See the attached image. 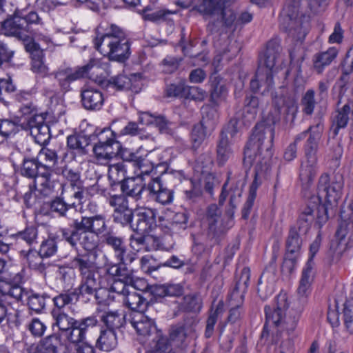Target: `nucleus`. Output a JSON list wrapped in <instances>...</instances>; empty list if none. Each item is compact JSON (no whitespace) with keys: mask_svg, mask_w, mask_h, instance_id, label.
Listing matches in <instances>:
<instances>
[{"mask_svg":"<svg viewBox=\"0 0 353 353\" xmlns=\"http://www.w3.org/2000/svg\"><path fill=\"white\" fill-rule=\"evenodd\" d=\"M323 127L320 123L310 125L305 130L299 133L284 152V159L290 161L296 158L297 143L304 141L303 150L305 161L301 164L299 178L304 190H308L313 183L317 172V152L321 139Z\"/></svg>","mask_w":353,"mask_h":353,"instance_id":"f257e3e1","label":"nucleus"},{"mask_svg":"<svg viewBox=\"0 0 353 353\" xmlns=\"http://www.w3.org/2000/svg\"><path fill=\"white\" fill-rule=\"evenodd\" d=\"M279 121L277 114L270 112L255 125L245 148V162L260 169L267 168L273 155L275 125Z\"/></svg>","mask_w":353,"mask_h":353,"instance_id":"f03ea898","label":"nucleus"},{"mask_svg":"<svg viewBox=\"0 0 353 353\" xmlns=\"http://www.w3.org/2000/svg\"><path fill=\"white\" fill-rule=\"evenodd\" d=\"M42 19L38 13L34 10L26 9H17L13 15L3 22L2 28L9 35L14 36L23 41L25 49L32 57L37 51H43L39 45L32 41L34 36L38 40L42 39L48 43L49 37L42 34H37L31 29L32 25L42 24Z\"/></svg>","mask_w":353,"mask_h":353,"instance_id":"7ed1b4c3","label":"nucleus"},{"mask_svg":"<svg viewBox=\"0 0 353 353\" xmlns=\"http://www.w3.org/2000/svg\"><path fill=\"white\" fill-rule=\"evenodd\" d=\"M94 46L109 60L119 63L125 62L131 54L130 40L127 33L115 24H110L104 33L98 34L94 39Z\"/></svg>","mask_w":353,"mask_h":353,"instance_id":"20e7f679","label":"nucleus"},{"mask_svg":"<svg viewBox=\"0 0 353 353\" xmlns=\"http://www.w3.org/2000/svg\"><path fill=\"white\" fill-rule=\"evenodd\" d=\"M52 327H57L61 335L70 343L79 345L97 329L99 321L95 315L76 319L63 311L51 310Z\"/></svg>","mask_w":353,"mask_h":353,"instance_id":"39448f33","label":"nucleus"},{"mask_svg":"<svg viewBox=\"0 0 353 353\" xmlns=\"http://www.w3.org/2000/svg\"><path fill=\"white\" fill-rule=\"evenodd\" d=\"M343 181L341 175H335L332 178L324 173L321 175L318 186L317 196H312L307 205H315L316 212V223L321 228L328 220V205L336 204L341 197Z\"/></svg>","mask_w":353,"mask_h":353,"instance_id":"423d86ee","label":"nucleus"},{"mask_svg":"<svg viewBox=\"0 0 353 353\" xmlns=\"http://www.w3.org/2000/svg\"><path fill=\"white\" fill-rule=\"evenodd\" d=\"M120 186L123 194L136 201L141 199L144 190L148 191L152 201L161 205L170 204L174 199V192L164 185L159 176L153 178L147 185L141 175L128 177Z\"/></svg>","mask_w":353,"mask_h":353,"instance_id":"0eeeda50","label":"nucleus"},{"mask_svg":"<svg viewBox=\"0 0 353 353\" xmlns=\"http://www.w3.org/2000/svg\"><path fill=\"white\" fill-rule=\"evenodd\" d=\"M231 0H194L193 9L198 12L205 19L217 17L214 22L209 23L208 28L214 30L217 23H222L225 27L236 26V17L234 12L227 9V3Z\"/></svg>","mask_w":353,"mask_h":353,"instance_id":"6e6552de","label":"nucleus"},{"mask_svg":"<svg viewBox=\"0 0 353 353\" xmlns=\"http://www.w3.org/2000/svg\"><path fill=\"white\" fill-rule=\"evenodd\" d=\"M316 205H306L301 211L297 220V227L290 228L285 241V252L300 256L302 245V236H305L310 230L314 221Z\"/></svg>","mask_w":353,"mask_h":353,"instance_id":"1a4fd4ad","label":"nucleus"},{"mask_svg":"<svg viewBox=\"0 0 353 353\" xmlns=\"http://www.w3.org/2000/svg\"><path fill=\"white\" fill-rule=\"evenodd\" d=\"M280 28L295 41L304 39L308 28L309 17L299 14V8L294 5H286L279 18Z\"/></svg>","mask_w":353,"mask_h":353,"instance_id":"9d476101","label":"nucleus"},{"mask_svg":"<svg viewBox=\"0 0 353 353\" xmlns=\"http://www.w3.org/2000/svg\"><path fill=\"white\" fill-rule=\"evenodd\" d=\"M62 239L72 248H81L85 252L97 253L99 247V236L81 228L72 221L70 228H60Z\"/></svg>","mask_w":353,"mask_h":353,"instance_id":"9b49d317","label":"nucleus"},{"mask_svg":"<svg viewBox=\"0 0 353 353\" xmlns=\"http://www.w3.org/2000/svg\"><path fill=\"white\" fill-rule=\"evenodd\" d=\"M97 143L93 146V152L98 161H108L118 154L121 143L117 140L116 133L110 128L94 130Z\"/></svg>","mask_w":353,"mask_h":353,"instance_id":"f8f14e48","label":"nucleus"},{"mask_svg":"<svg viewBox=\"0 0 353 353\" xmlns=\"http://www.w3.org/2000/svg\"><path fill=\"white\" fill-rule=\"evenodd\" d=\"M97 253H78L71 261L73 268L78 270L81 276L79 285L83 286L96 279L98 266L96 262Z\"/></svg>","mask_w":353,"mask_h":353,"instance_id":"ddd939ff","label":"nucleus"},{"mask_svg":"<svg viewBox=\"0 0 353 353\" xmlns=\"http://www.w3.org/2000/svg\"><path fill=\"white\" fill-rule=\"evenodd\" d=\"M288 307V298L285 294H279L276 298L275 303L272 306H265V323L262 331V336L268 335L269 330L268 327L269 325L279 327L282 325L283 320L285 317V312Z\"/></svg>","mask_w":353,"mask_h":353,"instance_id":"4468645a","label":"nucleus"},{"mask_svg":"<svg viewBox=\"0 0 353 353\" xmlns=\"http://www.w3.org/2000/svg\"><path fill=\"white\" fill-rule=\"evenodd\" d=\"M97 65L98 61L92 59L88 63L81 67L60 68L54 73V78L62 90L68 91L70 89L71 83L83 77Z\"/></svg>","mask_w":353,"mask_h":353,"instance_id":"2eb2a0df","label":"nucleus"},{"mask_svg":"<svg viewBox=\"0 0 353 353\" xmlns=\"http://www.w3.org/2000/svg\"><path fill=\"white\" fill-rule=\"evenodd\" d=\"M130 322L139 336L151 341L159 335H164L162 330L157 328L154 319L145 315L144 312L133 314Z\"/></svg>","mask_w":353,"mask_h":353,"instance_id":"dca6fc26","label":"nucleus"},{"mask_svg":"<svg viewBox=\"0 0 353 353\" xmlns=\"http://www.w3.org/2000/svg\"><path fill=\"white\" fill-rule=\"evenodd\" d=\"M61 174L70 184L72 193L71 199L77 200L79 205L83 204L86 192L79 170L77 168H72L68 165H65L61 169Z\"/></svg>","mask_w":353,"mask_h":353,"instance_id":"f3484780","label":"nucleus"},{"mask_svg":"<svg viewBox=\"0 0 353 353\" xmlns=\"http://www.w3.org/2000/svg\"><path fill=\"white\" fill-rule=\"evenodd\" d=\"M62 195L63 192L60 196H55L49 202V209L57 217L68 221L70 228L73 220L78 219L79 216L77 210V205L74 201L66 202Z\"/></svg>","mask_w":353,"mask_h":353,"instance_id":"a211bd4d","label":"nucleus"},{"mask_svg":"<svg viewBox=\"0 0 353 353\" xmlns=\"http://www.w3.org/2000/svg\"><path fill=\"white\" fill-rule=\"evenodd\" d=\"M98 278L82 286V302L88 303L94 298L98 304L109 305L114 300L110 288L99 287Z\"/></svg>","mask_w":353,"mask_h":353,"instance_id":"6ab92c4d","label":"nucleus"},{"mask_svg":"<svg viewBox=\"0 0 353 353\" xmlns=\"http://www.w3.org/2000/svg\"><path fill=\"white\" fill-rule=\"evenodd\" d=\"M167 340L175 353H186L192 341L188 329L183 324L172 325Z\"/></svg>","mask_w":353,"mask_h":353,"instance_id":"aec40b11","label":"nucleus"},{"mask_svg":"<svg viewBox=\"0 0 353 353\" xmlns=\"http://www.w3.org/2000/svg\"><path fill=\"white\" fill-rule=\"evenodd\" d=\"M73 221L100 237L101 240L108 233L113 230L108 227L105 216L101 214L90 216H82L80 219L78 217V219H74Z\"/></svg>","mask_w":353,"mask_h":353,"instance_id":"412c9836","label":"nucleus"},{"mask_svg":"<svg viewBox=\"0 0 353 353\" xmlns=\"http://www.w3.org/2000/svg\"><path fill=\"white\" fill-rule=\"evenodd\" d=\"M314 261L307 260L302 270L296 300L300 303L299 310L305 308L307 303V298L311 293V285L314 276Z\"/></svg>","mask_w":353,"mask_h":353,"instance_id":"4be33fe9","label":"nucleus"},{"mask_svg":"<svg viewBox=\"0 0 353 353\" xmlns=\"http://www.w3.org/2000/svg\"><path fill=\"white\" fill-rule=\"evenodd\" d=\"M27 353H67L65 345L59 334H50L26 348Z\"/></svg>","mask_w":353,"mask_h":353,"instance_id":"5701e85b","label":"nucleus"},{"mask_svg":"<svg viewBox=\"0 0 353 353\" xmlns=\"http://www.w3.org/2000/svg\"><path fill=\"white\" fill-rule=\"evenodd\" d=\"M341 219L336 237L339 240V245L346 247L350 241H353V209L351 204L348 205L347 210L342 208Z\"/></svg>","mask_w":353,"mask_h":353,"instance_id":"b1692460","label":"nucleus"},{"mask_svg":"<svg viewBox=\"0 0 353 353\" xmlns=\"http://www.w3.org/2000/svg\"><path fill=\"white\" fill-rule=\"evenodd\" d=\"M205 220L208 224V238L214 239L215 243L225 231L221 219V210L216 204L210 205L206 210Z\"/></svg>","mask_w":353,"mask_h":353,"instance_id":"393cba45","label":"nucleus"},{"mask_svg":"<svg viewBox=\"0 0 353 353\" xmlns=\"http://www.w3.org/2000/svg\"><path fill=\"white\" fill-rule=\"evenodd\" d=\"M157 210L149 208H140L136 213V223L131 228L137 233H149L156 225Z\"/></svg>","mask_w":353,"mask_h":353,"instance_id":"a878e982","label":"nucleus"},{"mask_svg":"<svg viewBox=\"0 0 353 353\" xmlns=\"http://www.w3.org/2000/svg\"><path fill=\"white\" fill-rule=\"evenodd\" d=\"M95 141L96 135L94 134V131L91 133L81 131L67 137V147L75 154L85 155L88 152L87 148Z\"/></svg>","mask_w":353,"mask_h":353,"instance_id":"bb28decb","label":"nucleus"},{"mask_svg":"<svg viewBox=\"0 0 353 353\" xmlns=\"http://www.w3.org/2000/svg\"><path fill=\"white\" fill-rule=\"evenodd\" d=\"M81 97L82 105L88 110H99L103 106V94L97 87L85 85L81 90Z\"/></svg>","mask_w":353,"mask_h":353,"instance_id":"cd10ccee","label":"nucleus"},{"mask_svg":"<svg viewBox=\"0 0 353 353\" xmlns=\"http://www.w3.org/2000/svg\"><path fill=\"white\" fill-rule=\"evenodd\" d=\"M281 49V46L276 39H272L267 43L263 56L260 57L259 66L264 68L265 73L270 72L272 76L274 75V68L279 57Z\"/></svg>","mask_w":353,"mask_h":353,"instance_id":"c85d7f7f","label":"nucleus"},{"mask_svg":"<svg viewBox=\"0 0 353 353\" xmlns=\"http://www.w3.org/2000/svg\"><path fill=\"white\" fill-rule=\"evenodd\" d=\"M343 75L341 77L332 89L333 94L337 92L336 105H339L341 103V99L346 92V77L353 72V48H350L346 53L345 57L341 63Z\"/></svg>","mask_w":353,"mask_h":353,"instance_id":"c756f323","label":"nucleus"},{"mask_svg":"<svg viewBox=\"0 0 353 353\" xmlns=\"http://www.w3.org/2000/svg\"><path fill=\"white\" fill-rule=\"evenodd\" d=\"M210 85V101L216 105H219L225 101L228 95V90L223 79L216 74L210 76L209 80Z\"/></svg>","mask_w":353,"mask_h":353,"instance_id":"7c9ffc66","label":"nucleus"},{"mask_svg":"<svg viewBox=\"0 0 353 353\" xmlns=\"http://www.w3.org/2000/svg\"><path fill=\"white\" fill-rule=\"evenodd\" d=\"M99 319L107 330L116 332L125 323V314L119 310H101Z\"/></svg>","mask_w":353,"mask_h":353,"instance_id":"2f4dec72","label":"nucleus"},{"mask_svg":"<svg viewBox=\"0 0 353 353\" xmlns=\"http://www.w3.org/2000/svg\"><path fill=\"white\" fill-rule=\"evenodd\" d=\"M228 181H227L222 187L221 193L219 196V204L223 205L228 196L230 197L229 206L225 211L226 215L232 219L234 216L236 204L239 202V198L241 196V190L236 185L231 187L229 190L227 189Z\"/></svg>","mask_w":353,"mask_h":353,"instance_id":"473e14b6","label":"nucleus"},{"mask_svg":"<svg viewBox=\"0 0 353 353\" xmlns=\"http://www.w3.org/2000/svg\"><path fill=\"white\" fill-rule=\"evenodd\" d=\"M250 277V270L244 268L241 271L239 280L236 282L230 293V305L243 304Z\"/></svg>","mask_w":353,"mask_h":353,"instance_id":"72a5a7b5","label":"nucleus"},{"mask_svg":"<svg viewBox=\"0 0 353 353\" xmlns=\"http://www.w3.org/2000/svg\"><path fill=\"white\" fill-rule=\"evenodd\" d=\"M81 290L82 286L79 285L72 291L68 290L54 296L52 301L55 308L52 310L62 311L61 309L68 305L74 304L78 301H82Z\"/></svg>","mask_w":353,"mask_h":353,"instance_id":"f704fd0d","label":"nucleus"},{"mask_svg":"<svg viewBox=\"0 0 353 353\" xmlns=\"http://www.w3.org/2000/svg\"><path fill=\"white\" fill-rule=\"evenodd\" d=\"M337 54L338 50L335 47H331L326 51L315 54L312 59L314 70L319 74H321L325 67L330 65Z\"/></svg>","mask_w":353,"mask_h":353,"instance_id":"c9c22d12","label":"nucleus"},{"mask_svg":"<svg viewBox=\"0 0 353 353\" xmlns=\"http://www.w3.org/2000/svg\"><path fill=\"white\" fill-rule=\"evenodd\" d=\"M123 305L136 312H145L149 305L148 301L142 293L131 290L123 297Z\"/></svg>","mask_w":353,"mask_h":353,"instance_id":"e433bc0d","label":"nucleus"},{"mask_svg":"<svg viewBox=\"0 0 353 353\" xmlns=\"http://www.w3.org/2000/svg\"><path fill=\"white\" fill-rule=\"evenodd\" d=\"M128 265L114 263L106 265L105 272L114 279L123 281L125 283H137L134 282V274L132 269L128 268Z\"/></svg>","mask_w":353,"mask_h":353,"instance_id":"4c0bfd02","label":"nucleus"},{"mask_svg":"<svg viewBox=\"0 0 353 353\" xmlns=\"http://www.w3.org/2000/svg\"><path fill=\"white\" fill-rule=\"evenodd\" d=\"M351 111V107L348 103L345 104L341 108L337 109L332 114V127L334 136L339 134L341 129L345 128L349 121V114Z\"/></svg>","mask_w":353,"mask_h":353,"instance_id":"58836bf2","label":"nucleus"},{"mask_svg":"<svg viewBox=\"0 0 353 353\" xmlns=\"http://www.w3.org/2000/svg\"><path fill=\"white\" fill-rule=\"evenodd\" d=\"M28 291L19 284L0 283V294L2 296L12 298L17 302L23 303L28 296Z\"/></svg>","mask_w":353,"mask_h":353,"instance_id":"ea45409f","label":"nucleus"},{"mask_svg":"<svg viewBox=\"0 0 353 353\" xmlns=\"http://www.w3.org/2000/svg\"><path fill=\"white\" fill-rule=\"evenodd\" d=\"M108 176L112 188L114 185H121L128 178L127 166L125 163L123 161H120L110 164L108 166Z\"/></svg>","mask_w":353,"mask_h":353,"instance_id":"a19ab883","label":"nucleus"},{"mask_svg":"<svg viewBox=\"0 0 353 353\" xmlns=\"http://www.w3.org/2000/svg\"><path fill=\"white\" fill-rule=\"evenodd\" d=\"M274 85L272 75L264 72L263 67L259 68L256 72L255 77L250 82V88L253 92H257L260 88L264 87L263 92L270 90Z\"/></svg>","mask_w":353,"mask_h":353,"instance_id":"79ce46f5","label":"nucleus"},{"mask_svg":"<svg viewBox=\"0 0 353 353\" xmlns=\"http://www.w3.org/2000/svg\"><path fill=\"white\" fill-rule=\"evenodd\" d=\"M117 343L116 332L101 329L95 345L101 351L110 352L116 348Z\"/></svg>","mask_w":353,"mask_h":353,"instance_id":"37998d69","label":"nucleus"},{"mask_svg":"<svg viewBox=\"0 0 353 353\" xmlns=\"http://www.w3.org/2000/svg\"><path fill=\"white\" fill-rule=\"evenodd\" d=\"M139 121L145 125L154 123L161 133H171V123L163 116H154L148 112L142 113Z\"/></svg>","mask_w":353,"mask_h":353,"instance_id":"c03bdc74","label":"nucleus"},{"mask_svg":"<svg viewBox=\"0 0 353 353\" xmlns=\"http://www.w3.org/2000/svg\"><path fill=\"white\" fill-rule=\"evenodd\" d=\"M205 117L203 116L202 121L194 125L191 132L192 149L196 151L202 145L209 134L205 125L206 121Z\"/></svg>","mask_w":353,"mask_h":353,"instance_id":"a18cd8bd","label":"nucleus"},{"mask_svg":"<svg viewBox=\"0 0 353 353\" xmlns=\"http://www.w3.org/2000/svg\"><path fill=\"white\" fill-rule=\"evenodd\" d=\"M229 138L225 134L220 135L216 144V161L219 165H223L232 157V150L230 145Z\"/></svg>","mask_w":353,"mask_h":353,"instance_id":"49530a36","label":"nucleus"},{"mask_svg":"<svg viewBox=\"0 0 353 353\" xmlns=\"http://www.w3.org/2000/svg\"><path fill=\"white\" fill-rule=\"evenodd\" d=\"M108 88H112L117 91L132 90L137 92L135 85L131 78L126 75L119 74L109 79L107 83Z\"/></svg>","mask_w":353,"mask_h":353,"instance_id":"de8ad7c7","label":"nucleus"},{"mask_svg":"<svg viewBox=\"0 0 353 353\" xmlns=\"http://www.w3.org/2000/svg\"><path fill=\"white\" fill-rule=\"evenodd\" d=\"M48 299L50 296L46 293H35L28 291L25 301H27L30 310L36 313H41L45 309L46 300Z\"/></svg>","mask_w":353,"mask_h":353,"instance_id":"09e8293b","label":"nucleus"},{"mask_svg":"<svg viewBox=\"0 0 353 353\" xmlns=\"http://www.w3.org/2000/svg\"><path fill=\"white\" fill-rule=\"evenodd\" d=\"M299 306L300 303L297 301H295L292 307V310H294L295 312L294 315L290 314L287 319L284 317L282 325L279 327L285 330L288 334L292 333L296 330L301 314L304 310V308L299 310Z\"/></svg>","mask_w":353,"mask_h":353,"instance_id":"8fccbe9b","label":"nucleus"},{"mask_svg":"<svg viewBox=\"0 0 353 353\" xmlns=\"http://www.w3.org/2000/svg\"><path fill=\"white\" fill-rule=\"evenodd\" d=\"M24 258L26 259L29 267L41 273L45 271L46 265L43 263V257L40 254L39 251L30 249L28 251H22Z\"/></svg>","mask_w":353,"mask_h":353,"instance_id":"3c124183","label":"nucleus"},{"mask_svg":"<svg viewBox=\"0 0 353 353\" xmlns=\"http://www.w3.org/2000/svg\"><path fill=\"white\" fill-rule=\"evenodd\" d=\"M101 241L111 250L114 256L126 244L125 239L122 236L117 235L114 230L108 233Z\"/></svg>","mask_w":353,"mask_h":353,"instance_id":"603ef678","label":"nucleus"},{"mask_svg":"<svg viewBox=\"0 0 353 353\" xmlns=\"http://www.w3.org/2000/svg\"><path fill=\"white\" fill-rule=\"evenodd\" d=\"M145 353H175V352L169 345L167 336L159 335L157 339L150 342V347Z\"/></svg>","mask_w":353,"mask_h":353,"instance_id":"864d4df0","label":"nucleus"},{"mask_svg":"<svg viewBox=\"0 0 353 353\" xmlns=\"http://www.w3.org/2000/svg\"><path fill=\"white\" fill-rule=\"evenodd\" d=\"M240 51V47L236 41H226L225 46L219 51L214 60L218 62L225 61L228 62L234 59Z\"/></svg>","mask_w":353,"mask_h":353,"instance_id":"5fc2aeb1","label":"nucleus"},{"mask_svg":"<svg viewBox=\"0 0 353 353\" xmlns=\"http://www.w3.org/2000/svg\"><path fill=\"white\" fill-rule=\"evenodd\" d=\"M223 312V303L222 302H219L214 310L211 311L209 316L206 321V326L205 330V337L207 339L210 338L214 331V326L217 322L218 318L220 315H221Z\"/></svg>","mask_w":353,"mask_h":353,"instance_id":"6e6d98bb","label":"nucleus"},{"mask_svg":"<svg viewBox=\"0 0 353 353\" xmlns=\"http://www.w3.org/2000/svg\"><path fill=\"white\" fill-rule=\"evenodd\" d=\"M41 162L36 158H24L21 168V174L29 179H33L38 174Z\"/></svg>","mask_w":353,"mask_h":353,"instance_id":"4d7b16f0","label":"nucleus"},{"mask_svg":"<svg viewBox=\"0 0 353 353\" xmlns=\"http://www.w3.org/2000/svg\"><path fill=\"white\" fill-rule=\"evenodd\" d=\"M189 216L186 212L175 213L171 219L170 230L172 232L180 233L188 228Z\"/></svg>","mask_w":353,"mask_h":353,"instance_id":"13d9d810","label":"nucleus"},{"mask_svg":"<svg viewBox=\"0 0 353 353\" xmlns=\"http://www.w3.org/2000/svg\"><path fill=\"white\" fill-rule=\"evenodd\" d=\"M19 129V125L16 122L0 119V143L8 137L17 133Z\"/></svg>","mask_w":353,"mask_h":353,"instance_id":"bf43d9fd","label":"nucleus"},{"mask_svg":"<svg viewBox=\"0 0 353 353\" xmlns=\"http://www.w3.org/2000/svg\"><path fill=\"white\" fill-rule=\"evenodd\" d=\"M57 183L51 179H35L34 185L38 190L41 194L44 196H48L52 194L55 191Z\"/></svg>","mask_w":353,"mask_h":353,"instance_id":"052dcab7","label":"nucleus"},{"mask_svg":"<svg viewBox=\"0 0 353 353\" xmlns=\"http://www.w3.org/2000/svg\"><path fill=\"white\" fill-rule=\"evenodd\" d=\"M133 216V210L129 206L117 212H113L112 214L114 222L119 223L122 226L131 225Z\"/></svg>","mask_w":353,"mask_h":353,"instance_id":"680f3d73","label":"nucleus"},{"mask_svg":"<svg viewBox=\"0 0 353 353\" xmlns=\"http://www.w3.org/2000/svg\"><path fill=\"white\" fill-rule=\"evenodd\" d=\"M114 258L118 261L117 263L130 265L138 258V254L133 250L129 249L125 244Z\"/></svg>","mask_w":353,"mask_h":353,"instance_id":"e2e57ef3","label":"nucleus"},{"mask_svg":"<svg viewBox=\"0 0 353 353\" xmlns=\"http://www.w3.org/2000/svg\"><path fill=\"white\" fill-rule=\"evenodd\" d=\"M241 122L237 118H232L229 121L228 123L224 127L220 135L225 134L227 137L230 139V141L232 142L233 139L238 138L241 130Z\"/></svg>","mask_w":353,"mask_h":353,"instance_id":"0e129e2a","label":"nucleus"},{"mask_svg":"<svg viewBox=\"0 0 353 353\" xmlns=\"http://www.w3.org/2000/svg\"><path fill=\"white\" fill-rule=\"evenodd\" d=\"M30 133L41 145L47 143L50 138V128L45 122L37 128H33Z\"/></svg>","mask_w":353,"mask_h":353,"instance_id":"69168bd1","label":"nucleus"},{"mask_svg":"<svg viewBox=\"0 0 353 353\" xmlns=\"http://www.w3.org/2000/svg\"><path fill=\"white\" fill-rule=\"evenodd\" d=\"M58 246L54 239L48 238L42 241L39 252L43 258L54 256L57 252Z\"/></svg>","mask_w":353,"mask_h":353,"instance_id":"338daca9","label":"nucleus"},{"mask_svg":"<svg viewBox=\"0 0 353 353\" xmlns=\"http://www.w3.org/2000/svg\"><path fill=\"white\" fill-rule=\"evenodd\" d=\"M314 95V90L309 89L306 91L301 99L303 112L307 115H311L314 112L316 105Z\"/></svg>","mask_w":353,"mask_h":353,"instance_id":"774afa93","label":"nucleus"}]
</instances>
